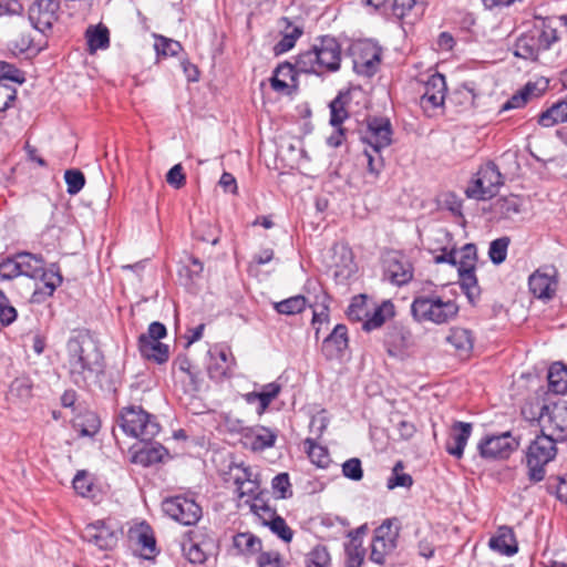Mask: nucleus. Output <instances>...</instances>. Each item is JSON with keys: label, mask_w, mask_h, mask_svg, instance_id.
I'll use <instances>...</instances> for the list:
<instances>
[{"label": "nucleus", "mask_w": 567, "mask_h": 567, "mask_svg": "<svg viewBox=\"0 0 567 567\" xmlns=\"http://www.w3.org/2000/svg\"><path fill=\"white\" fill-rule=\"evenodd\" d=\"M522 414L527 421L537 422L543 434L558 442L567 440V400L546 403L536 399L522 408Z\"/></svg>", "instance_id": "1"}, {"label": "nucleus", "mask_w": 567, "mask_h": 567, "mask_svg": "<svg viewBox=\"0 0 567 567\" xmlns=\"http://www.w3.org/2000/svg\"><path fill=\"white\" fill-rule=\"evenodd\" d=\"M567 27V16L537 18L530 30L523 33L515 43L514 54L525 60H536L558 40V27Z\"/></svg>", "instance_id": "2"}, {"label": "nucleus", "mask_w": 567, "mask_h": 567, "mask_svg": "<svg viewBox=\"0 0 567 567\" xmlns=\"http://www.w3.org/2000/svg\"><path fill=\"white\" fill-rule=\"evenodd\" d=\"M66 367L76 385H85L87 380L102 369V354L86 337H74L66 344Z\"/></svg>", "instance_id": "3"}, {"label": "nucleus", "mask_w": 567, "mask_h": 567, "mask_svg": "<svg viewBox=\"0 0 567 567\" xmlns=\"http://www.w3.org/2000/svg\"><path fill=\"white\" fill-rule=\"evenodd\" d=\"M392 124L388 117L372 116L365 121V127L360 131V140L368 147L363 150L368 172L378 177L384 166L382 151L392 144Z\"/></svg>", "instance_id": "4"}, {"label": "nucleus", "mask_w": 567, "mask_h": 567, "mask_svg": "<svg viewBox=\"0 0 567 567\" xmlns=\"http://www.w3.org/2000/svg\"><path fill=\"white\" fill-rule=\"evenodd\" d=\"M340 63V44L334 38L323 37L319 43L298 55L296 68L301 73L322 74L338 71Z\"/></svg>", "instance_id": "5"}, {"label": "nucleus", "mask_w": 567, "mask_h": 567, "mask_svg": "<svg viewBox=\"0 0 567 567\" xmlns=\"http://www.w3.org/2000/svg\"><path fill=\"white\" fill-rule=\"evenodd\" d=\"M460 307L454 299L436 292L417 295L411 303V315L419 323L445 324L453 321Z\"/></svg>", "instance_id": "6"}, {"label": "nucleus", "mask_w": 567, "mask_h": 567, "mask_svg": "<svg viewBox=\"0 0 567 567\" xmlns=\"http://www.w3.org/2000/svg\"><path fill=\"white\" fill-rule=\"evenodd\" d=\"M17 259L21 276L41 279V284L33 291V301L41 302L51 297L62 284V276L58 270L44 269L45 261L41 255L22 251L17 254Z\"/></svg>", "instance_id": "7"}, {"label": "nucleus", "mask_w": 567, "mask_h": 567, "mask_svg": "<svg viewBox=\"0 0 567 567\" xmlns=\"http://www.w3.org/2000/svg\"><path fill=\"white\" fill-rule=\"evenodd\" d=\"M118 425L125 434L143 442L152 441L161 429L155 416L135 405L122 409L118 415Z\"/></svg>", "instance_id": "8"}, {"label": "nucleus", "mask_w": 567, "mask_h": 567, "mask_svg": "<svg viewBox=\"0 0 567 567\" xmlns=\"http://www.w3.org/2000/svg\"><path fill=\"white\" fill-rule=\"evenodd\" d=\"M557 442L542 432L530 442L526 452L527 476L530 482L538 483L545 478V467L557 454Z\"/></svg>", "instance_id": "9"}, {"label": "nucleus", "mask_w": 567, "mask_h": 567, "mask_svg": "<svg viewBox=\"0 0 567 567\" xmlns=\"http://www.w3.org/2000/svg\"><path fill=\"white\" fill-rule=\"evenodd\" d=\"M504 184V177L497 165L487 162L480 166L466 187V195L476 200H486L495 196Z\"/></svg>", "instance_id": "10"}, {"label": "nucleus", "mask_w": 567, "mask_h": 567, "mask_svg": "<svg viewBox=\"0 0 567 567\" xmlns=\"http://www.w3.org/2000/svg\"><path fill=\"white\" fill-rule=\"evenodd\" d=\"M518 441L511 432L486 435L477 444L480 455L486 460H505L518 449Z\"/></svg>", "instance_id": "11"}, {"label": "nucleus", "mask_w": 567, "mask_h": 567, "mask_svg": "<svg viewBox=\"0 0 567 567\" xmlns=\"http://www.w3.org/2000/svg\"><path fill=\"white\" fill-rule=\"evenodd\" d=\"M399 536L398 527L393 526L392 520H384L379 527L374 529L370 559L379 565L384 564L385 558L396 547V539Z\"/></svg>", "instance_id": "12"}, {"label": "nucleus", "mask_w": 567, "mask_h": 567, "mask_svg": "<svg viewBox=\"0 0 567 567\" xmlns=\"http://www.w3.org/2000/svg\"><path fill=\"white\" fill-rule=\"evenodd\" d=\"M163 511L174 520L190 526L196 524L202 517L200 506L192 498L185 496H174L163 502Z\"/></svg>", "instance_id": "13"}, {"label": "nucleus", "mask_w": 567, "mask_h": 567, "mask_svg": "<svg viewBox=\"0 0 567 567\" xmlns=\"http://www.w3.org/2000/svg\"><path fill=\"white\" fill-rule=\"evenodd\" d=\"M353 69L358 74L371 76L379 66L381 49L372 41H359L351 47Z\"/></svg>", "instance_id": "14"}, {"label": "nucleus", "mask_w": 567, "mask_h": 567, "mask_svg": "<svg viewBox=\"0 0 567 567\" xmlns=\"http://www.w3.org/2000/svg\"><path fill=\"white\" fill-rule=\"evenodd\" d=\"M383 265L384 276L396 286L406 285L413 278V266L401 251L392 250L386 252Z\"/></svg>", "instance_id": "15"}, {"label": "nucleus", "mask_w": 567, "mask_h": 567, "mask_svg": "<svg viewBox=\"0 0 567 567\" xmlns=\"http://www.w3.org/2000/svg\"><path fill=\"white\" fill-rule=\"evenodd\" d=\"M82 538L99 549L109 550L115 547L118 534L110 520H96L85 526Z\"/></svg>", "instance_id": "16"}, {"label": "nucleus", "mask_w": 567, "mask_h": 567, "mask_svg": "<svg viewBox=\"0 0 567 567\" xmlns=\"http://www.w3.org/2000/svg\"><path fill=\"white\" fill-rule=\"evenodd\" d=\"M59 1L55 0H35L29 8V20L34 29L41 33L51 30L53 23L58 20Z\"/></svg>", "instance_id": "17"}, {"label": "nucleus", "mask_w": 567, "mask_h": 567, "mask_svg": "<svg viewBox=\"0 0 567 567\" xmlns=\"http://www.w3.org/2000/svg\"><path fill=\"white\" fill-rule=\"evenodd\" d=\"M208 357L207 372L212 380L221 381L233 375L236 361L230 349L216 346L208 351Z\"/></svg>", "instance_id": "18"}, {"label": "nucleus", "mask_w": 567, "mask_h": 567, "mask_svg": "<svg viewBox=\"0 0 567 567\" xmlns=\"http://www.w3.org/2000/svg\"><path fill=\"white\" fill-rule=\"evenodd\" d=\"M446 82L444 75L441 73H433L424 83V92L420 99L421 107L425 113L431 115V112L443 106L446 94Z\"/></svg>", "instance_id": "19"}, {"label": "nucleus", "mask_w": 567, "mask_h": 567, "mask_svg": "<svg viewBox=\"0 0 567 567\" xmlns=\"http://www.w3.org/2000/svg\"><path fill=\"white\" fill-rule=\"evenodd\" d=\"M556 269L545 267L536 270L528 280L530 292L538 299H551L557 289Z\"/></svg>", "instance_id": "20"}, {"label": "nucleus", "mask_w": 567, "mask_h": 567, "mask_svg": "<svg viewBox=\"0 0 567 567\" xmlns=\"http://www.w3.org/2000/svg\"><path fill=\"white\" fill-rule=\"evenodd\" d=\"M472 430V423L455 421L451 426L450 439L445 446L446 452L456 458H461L471 437Z\"/></svg>", "instance_id": "21"}, {"label": "nucleus", "mask_w": 567, "mask_h": 567, "mask_svg": "<svg viewBox=\"0 0 567 567\" xmlns=\"http://www.w3.org/2000/svg\"><path fill=\"white\" fill-rule=\"evenodd\" d=\"M348 348V332L343 324H337L322 342V353L329 360L340 358Z\"/></svg>", "instance_id": "22"}, {"label": "nucleus", "mask_w": 567, "mask_h": 567, "mask_svg": "<svg viewBox=\"0 0 567 567\" xmlns=\"http://www.w3.org/2000/svg\"><path fill=\"white\" fill-rule=\"evenodd\" d=\"M488 545L494 551L506 556H512L518 550L514 532L508 526L498 527L496 534L489 539Z\"/></svg>", "instance_id": "23"}, {"label": "nucleus", "mask_w": 567, "mask_h": 567, "mask_svg": "<svg viewBox=\"0 0 567 567\" xmlns=\"http://www.w3.org/2000/svg\"><path fill=\"white\" fill-rule=\"evenodd\" d=\"M138 351L142 358L155 363H165L169 358V348L161 341L138 338Z\"/></svg>", "instance_id": "24"}, {"label": "nucleus", "mask_w": 567, "mask_h": 567, "mask_svg": "<svg viewBox=\"0 0 567 567\" xmlns=\"http://www.w3.org/2000/svg\"><path fill=\"white\" fill-rule=\"evenodd\" d=\"M295 69L290 63H282L276 68L270 79L271 87L279 93L289 94L290 87L295 85Z\"/></svg>", "instance_id": "25"}, {"label": "nucleus", "mask_w": 567, "mask_h": 567, "mask_svg": "<svg viewBox=\"0 0 567 567\" xmlns=\"http://www.w3.org/2000/svg\"><path fill=\"white\" fill-rule=\"evenodd\" d=\"M523 200L516 195L499 197L492 204V213L504 219H511L520 213Z\"/></svg>", "instance_id": "26"}, {"label": "nucleus", "mask_w": 567, "mask_h": 567, "mask_svg": "<svg viewBox=\"0 0 567 567\" xmlns=\"http://www.w3.org/2000/svg\"><path fill=\"white\" fill-rule=\"evenodd\" d=\"M394 316V306L391 301H383L380 306L371 309L370 315L363 322L362 328L365 331H372L380 328L388 319Z\"/></svg>", "instance_id": "27"}, {"label": "nucleus", "mask_w": 567, "mask_h": 567, "mask_svg": "<svg viewBox=\"0 0 567 567\" xmlns=\"http://www.w3.org/2000/svg\"><path fill=\"white\" fill-rule=\"evenodd\" d=\"M565 122H567V97L553 104L538 117V123L544 127H551Z\"/></svg>", "instance_id": "28"}, {"label": "nucleus", "mask_w": 567, "mask_h": 567, "mask_svg": "<svg viewBox=\"0 0 567 567\" xmlns=\"http://www.w3.org/2000/svg\"><path fill=\"white\" fill-rule=\"evenodd\" d=\"M548 388L556 394L567 393V365L554 362L548 370Z\"/></svg>", "instance_id": "29"}, {"label": "nucleus", "mask_w": 567, "mask_h": 567, "mask_svg": "<svg viewBox=\"0 0 567 567\" xmlns=\"http://www.w3.org/2000/svg\"><path fill=\"white\" fill-rule=\"evenodd\" d=\"M544 89H537V84L528 82L520 91L508 99L501 107V111H509L523 107L533 96H538Z\"/></svg>", "instance_id": "30"}, {"label": "nucleus", "mask_w": 567, "mask_h": 567, "mask_svg": "<svg viewBox=\"0 0 567 567\" xmlns=\"http://www.w3.org/2000/svg\"><path fill=\"white\" fill-rule=\"evenodd\" d=\"M411 334L404 329H393L386 337L388 353L392 357L400 354L410 346Z\"/></svg>", "instance_id": "31"}, {"label": "nucleus", "mask_w": 567, "mask_h": 567, "mask_svg": "<svg viewBox=\"0 0 567 567\" xmlns=\"http://www.w3.org/2000/svg\"><path fill=\"white\" fill-rule=\"evenodd\" d=\"M454 259L457 271L475 270L477 259L475 245L466 244L460 250H454Z\"/></svg>", "instance_id": "32"}, {"label": "nucleus", "mask_w": 567, "mask_h": 567, "mask_svg": "<svg viewBox=\"0 0 567 567\" xmlns=\"http://www.w3.org/2000/svg\"><path fill=\"white\" fill-rule=\"evenodd\" d=\"M301 34L302 29L299 25L287 23L286 29L282 31L281 40L274 47L275 54L279 55L291 50Z\"/></svg>", "instance_id": "33"}, {"label": "nucleus", "mask_w": 567, "mask_h": 567, "mask_svg": "<svg viewBox=\"0 0 567 567\" xmlns=\"http://www.w3.org/2000/svg\"><path fill=\"white\" fill-rule=\"evenodd\" d=\"M308 306L302 295H297L274 303L275 310L280 315L292 316L302 312Z\"/></svg>", "instance_id": "34"}, {"label": "nucleus", "mask_w": 567, "mask_h": 567, "mask_svg": "<svg viewBox=\"0 0 567 567\" xmlns=\"http://www.w3.org/2000/svg\"><path fill=\"white\" fill-rule=\"evenodd\" d=\"M251 440V449L262 451L275 445L277 434L268 427L259 426L251 431L248 436Z\"/></svg>", "instance_id": "35"}, {"label": "nucleus", "mask_w": 567, "mask_h": 567, "mask_svg": "<svg viewBox=\"0 0 567 567\" xmlns=\"http://www.w3.org/2000/svg\"><path fill=\"white\" fill-rule=\"evenodd\" d=\"M234 546L244 555L261 550V540L251 533H239L234 537Z\"/></svg>", "instance_id": "36"}, {"label": "nucleus", "mask_w": 567, "mask_h": 567, "mask_svg": "<svg viewBox=\"0 0 567 567\" xmlns=\"http://www.w3.org/2000/svg\"><path fill=\"white\" fill-rule=\"evenodd\" d=\"M86 38L91 52L106 49L110 44L109 30L103 25L90 27L86 31Z\"/></svg>", "instance_id": "37"}, {"label": "nucleus", "mask_w": 567, "mask_h": 567, "mask_svg": "<svg viewBox=\"0 0 567 567\" xmlns=\"http://www.w3.org/2000/svg\"><path fill=\"white\" fill-rule=\"evenodd\" d=\"M460 286L470 302H474L478 298L481 290L475 276V270L458 271Z\"/></svg>", "instance_id": "38"}, {"label": "nucleus", "mask_w": 567, "mask_h": 567, "mask_svg": "<svg viewBox=\"0 0 567 567\" xmlns=\"http://www.w3.org/2000/svg\"><path fill=\"white\" fill-rule=\"evenodd\" d=\"M365 550L362 547V540L357 536L346 545V567H360L364 560Z\"/></svg>", "instance_id": "39"}, {"label": "nucleus", "mask_w": 567, "mask_h": 567, "mask_svg": "<svg viewBox=\"0 0 567 567\" xmlns=\"http://www.w3.org/2000/svg\"><path fill=\"white\" fill-rule=\"evenodd\" d=\"M166 453V449L162 445L145 446L134 455L133 462L148 466L151 464L161 462Z\"/></svg>", "instance_id": "40"}, {"label": "nucleus", "mask_w": 567, "mask_h": 567, "mask_svg": "<svg viewBox=\"0 0 567 567\" xmlns=\"http://www.w3.org/2000/svg\"><path fill=\"white\" fill-rule=\"evenodd\" d=\"M370 315V306L364 296H357L348 307L347 316L351 321H365Z\"/></svg>", "instance_id": "41"}, {"label": "nucleus", "mask_w": 567, "mask_h": 567, "mask_svg": "<svg viewBox=\"0 0 567 567\" xmlns=\"http://www.w3.org/2000/svg\"><path fill=\"white\" fill-rule=\"evenodd\" d=\"M446 340L460 351H470L473 348L471 331L464 328L452 329Z\"/></svg>", "instance_id": "42"}, {"label": "nucleus", "mask_w": 567, "mask_h": 567, "mask_svg": "<svg viewBox=\"0 0 567 567\" xmlns=\"http://www.w3.org/2000/svg\"><path fill=\"white\" fill-rule=\"evenodd\" d=\"M511 239L507 236L493 240L489 245L488 256L493 264L499 265L505 261Z\"/></svg>", "instance_id": "43"}, {"label": "nucleus", "mask_w": 567, "mask_h": 567, "mask_svg": "<svg viewBox=\"0 0 567 567\" xmlns=\"http://www.w3.org/2000/svg\"><path fill=\"white\" fill-rule=\"evenodd\" d=\"M309 307L313 310L312 323H321L328 320L329 312V296L321 291L316 296L315 303H310Z\"/></svg>", "instance_id": "44"}, {"label": "nucleus", "mask_w": 567, "mask_h": 567, "mask_svg": "<svg viewBox=\"0 0 567 567\" xmlns=\"http://www.w3.org/2000/svg\"><path fill=\"white\" fill-rule=\"evenodd\" d=\"M264 524L267 525L270 528V530L285 543H290L292 540L293 530L287 525L286 520L282 517L276 515L270 520Z\"/></svg>", "instance_id": "45"}, {"label": "nucleus", "mask_w": 567, "mask_h": 567, "mask_svg": "<svg viewBox=\"0 0 567 567\" xmlns=\"http://www.w3.org/2000/svg\"><path fill=\"white\" fill-rule=\"evenodd\" d=\"M403 463L399 461L393 470L391 476L388 478L386 486L389 489H393L395 487H410L413 484V480L411 475L402 472Z\"/></svg>", "instance_id": "46"}, {"label": "nucleus", "mask_w": 567, "mask_h": 567, "mask_svg": "<svg viewBox=\"0 0 567 567\" xmlns=\"http://www.w3.org/2000/svg\"><path fill=\"white\" fill-rule=\"evenodd\" d=\"M307 567H328L330 565V555L322 545L313 547L306 557Z\"/></svg>", "instance_id": "47"}, {"label": "nucleus", "mask_w": 567, "mask_h": 567, "mask_svg": "<svg viewBox=\"0 0 567 567\" xmlns=\"http://www.w3.org/2000/svg\"><path fill=\"white\" fill-rule=\"evenodd\" d=\"M32 384L28 378H17L12 381L9 394L20 401H25L31 396Z\"/></svg>", "instance_id": "48"}, {"label": "nucleus", "mask_w": 567, "mask_h": 567, "mask_svg": "<svg viewBox=\"0 0 567 567\" xmlns=\"http://www.w3.org/2000/svg\"><path fill=\"white\" fill-rule=\"evenodd\" d=\"M306 444L308 445V455L311 462L319 467H326L330 462L328 450L316 444L312 440H307Z\"/></svg>", "instance_id": "49"}, {"label": "nucleus", "mask_w": 567, "mask_h": 567, "mask_svg": "<svg viewBox=\"0 0 567 567\" xmlns=\"http://www.w3.org/2000/svg\"><path fill=\"white\" fill-rule=\"evenodd\" d=\"M280 391H281V386L276 382L265 384L261 388V390L259 391V394L261 395L260 396V408L257 409V412L259 415H261L267 410V408L269 406L271 401L278 396Z\"/></svg>", "instance_id": "50"}, {"label": "nucleus", "mask_w": 567, "mask_h": 567, "mask_svg": "<svg viewBox=\"0 0 567 567\" xmlns=\"http://www.w3.org/2000/svg\"><path fill=\"white\" fill-rule=\"evenodd\" d=\"M154 48L157 54L164 56H175L182 50V45L179 44V42L172 39H167L163 35L156 37Z\"/></svg>", "instance_id": "51"}, {"label": "nucleus", "mask_w": 567, "mask_h": 567, "mask_svg": "<svg viewBox=\"0 0 567 567\" xmlns=\"http://www.w3.org/2000/svg\"><path fill=\"white\" fill-rule=\"evenodd\" d=\"M271 487L277 498L286 499L292 495L291 484L289 475L287 473H280L272 478Z\"/></svg>", "instance_id": "52"}, {"label": "nucleus", "mask_w": 567, "mask_h": 567, "mask_svg": "<svg viewBox=\"0 0 567 567\" xmlns=\"http://www.w3.org/2000/svg\"><path fill=\"white\" fill-rule=\"evenodd\" d=\"M64 179L66 183V190L70 195L78 194L85 184V177L82 172L78 169H68L64 173Z\"/></svg>", "instance_id": "53"}, {"label": "nucleus", "mask_w": 567, "mask_h": 567, "mask_svg": "<svg viewBox=\"0 0 567 567\" xmlns=\"http://www.w3.org/2000/svg\"><path fill=\"white\" fill-rule=\"evenodd\" d=\"M182 549L185 558L192 564H203L207 559L206 553L192 540L183 543Z\"/></svg>", "instance_id": "54"}, {"label": "nucleus", "mask_w": 567, "mask_h": 567, "mask_svg": "<svg viewBox=\"0 0 567 567\" xmlns=\"http://www.w3.org/2000/svg\"><path fill=\"white\" fill-rule=\"evenodd\" d=\"M2 80H8L18 84H22L25 81L24 73L16 68L13 64H10L4 61H0V82Z\"/></svg>", "instance_id": "55"}, {"label": "nucleus", "mask_w": 567, "mask_h": 567, "mask_svg": "<svg viewBox=\"0 0 567 567\" xmlns=\"http://www.w3.org/2000/svg\"><path fill=\"white\" fill-rule=\"evenodd\" d=\"M195 236L202 241L210 243L216 245L219 241V235L216 227L210 225L208 221L200 223L195 229Z\"/></svg>", "instance_id": "56"}, {"label": "nucleus", "mask_w": 567, "mask_h": 567, "mask_svg": "<svg viewBox=\"0 0 567 567\" xmlns=\"http://www.w3.org/2000/svg\"><path fill=\"white\" fill-rule=\"evenodd\" d=\"M73 488L75 492L83 496V497H90L92 493V481L85 471H79L76 475L73 478Z\"/></svg>", "instance_id": "57"}, {"label": "nucleus", "mask_w": 567, "mask_h": 567, "mask_svg": "<svg viewBox=\"0 0 567 567\" xmlns=\"http://www.w3.org/2000/svg\"><path fill=\"white\" fill-rule=\"evenodd\" d=\"M330 124L334 127L340 126L343 121L348 117V113L344 109V103L341 96H337L330 103Z\"/></svg>", "instance_id": "58"}, {"label": "nucleus", "mask_w": 567, "mask_h": 567, "mask_svg": "<svg viewBox=\"0 0 567 567\" xmlns=\"http://www.w3.org/2000/svg\"><path fill=\"white\" fill-rule=\"evenodd\" d=\"M17 319V310L10 305L6 293L0 289V322L3 326L11 324Z\"/></svg>", "instance_id": "59"}, {"label": "nucleus", "mask_w": 567, "mask_h": 567, "mask_svg": "<svg viewBox=\"0 0 567 567\" xmlns=\"http://www.w3.org/2000/svg\"><path fill=\"white\" fill-rule=\"evenodd\" d=\"M20 275L17 254L0 262V278L2 280H11Z\"/></svg>", "instance_id": "60"}, {"label": "nucleus", "mask_w": 567, "mask_h": 567, "mask_svg": "<svg viewBox=\"0 0 567 567\" xmlns=\"http://www.w3.org/2000/svg\"><path fill=\"white\" fill-rule=\"evenodd\" d=\"M250 511L259 516L264 523L270 520L272 517L276 516L275 511L264 502V499L259 496H255L251 504H250Z\"/></svg>", "instance_id": "61"}, {"label": "nucleus", "mask_w": 567, "mask_h": 567, "mask_svg": "<svg viewBox=\"0 0 567 567\" xmlns=\"http://www.w3.org/2000/svg\"><path fill=\"white\" fill-rule=\"evenodd\" d=\"M342 474L352 481H360L363 477L361 461L357 457L347 460L342 464Z\"/></svg>", "instance_id": "62"}, {"label": "nucleus", "mask_w": 567, "mask_h": 567, "mask_svg": "<svg viewBox=\"0 0 567 567\" xmlns=\"http://www.w3.org/2000/svg\"><path fill=\"white\" fill-rule=\"evenodd\" d=\"M167 183L175 187L181 188L185 184V175L183 173V167L181 164L174 165L166 175Z\"/></svg>", "instance_id": "63"}, {"label": "nucleus", "mask_w": 567, "mask_h": 567, "mask_svg": "<svg viewBox=\"0 0 567 567\" xmlns=\"http://www.w3.org/2000/svg\"><path fill=\"white\" fill-rule=\"evenodd\" d=\"M258 567H284V565L278 553L266 551L259 555Z\"/></svg>", "instance_id": "64"}]
</instances>
